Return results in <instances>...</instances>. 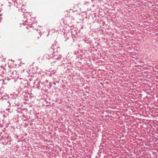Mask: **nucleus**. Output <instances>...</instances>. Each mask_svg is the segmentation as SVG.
<instances>
[{"label":"nucleus","instance_id":"1","mask_svg":"<svg viewBox=\"0 0 158 158\" xmlns=\"http://www.w3.org/2000/svg\"><path fill=\"white\" fill-rule=\"evenodd\" d=\"M54 51L53 48L51 47L50 49L48 51L47 53L46 54L45 56L48 59H50L52 58L53 59L58 60L60 59L61 56L58 57L59 55L57 52H53Z\"/></svg>","mask_w":158,"mask_h":158},{"label":"nucleus","instance_id":"2","mask_svg":"<svg viewBox=\"0 0 158 158\" xmlns=\"http://www.w3.org/2000/svg\"><path fill=\"white\" fill-rule=\"evenodd\" d=\"M9 6H10V4L9 5Z\"/></svg>","mask_w":158,"mask_h":158}]
</instances>
